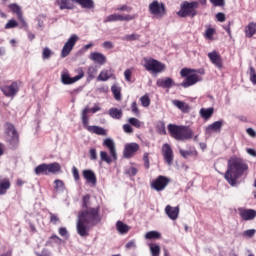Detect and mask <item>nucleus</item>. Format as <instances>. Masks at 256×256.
Segmentation results:
<instances>
[{
  "mask_svg": "<svg viewBox=\"0 0 256 256\" xmlns=\"http://www.w3.org/2000/svg\"><path fill=\"white\" fill-rule=\"evenodd\" d=\"M249 171V165L245 163L244 159L233 156L228 160L227 171L224 174V179L231 187L237 185V180L241 179L245 173Z\"/></svg>",
  "mask_w": 256,
  "mask_h": 256,
  "instance_id": "f257e3e1",
  "label": "nucleus"
},
{
  "mask_svg": "<svg viewBox=\"0 0 256 256\" xmlns=\"http://www.w3.org/2000/svg\"><path fill=\"white\" fill-rule=\"evenodd\" d=\"M101 221L99 217V210L96 208H89L78 215L76 225L77 233L80 237H87L89 235V227L97 225Z\"/></svg>",
  "mask_w": 256,
  "mask_h": 256,
  "instance_id": "f03ea898",
  "label": "nucleus"
},
{
  "mask_svg": "<svg viewBox=\"0 0 256 256\" xmlns=\"http://www.w3.org/2000/svg\"><path fill=\"white\" fill-rule=\"evenodd\" d=\"M168 131L176 141H189V139H193V130L189 126L169 124Z\"/></svg>",
  "mask_w": 256,
  "mask_h": 256,
  "instance_id": "7ed1b4c3",
  "label": "nucleus"
},
{
  "mask_svg": "<svg viewBox=\"0 0 256 256\" xmlns=\"http://www.w3.org/2000/svg\"><path fill=\"white\" fill-rule=\"evenodd\" d=\"M199 8V2L192 1L188 2L185 1L178 12L179 17H195L197 15V9Z\"/></svg>",
  "mask_w": 256,
  "mask_h": 256,
  "instance_id": "20e7f679",
  "label": "nucleus"
},
{
  "mask_svg": "<svg viewBox=\"0 0 256 256\" xmlns=\"http://www.w3.org/2000/svg\"><path fill=\"white\" fill-rule=\"evenodd\" d=\"M144 68L146 71H150L154 75H157L159 73H163V71L167 69V66L159 62V60L153 58H144Z\"/></svg>",
  "mask_w": 256,
  "mask_h": 256,
  "instance_id": "39448f33",
  "label": "nucleus"
},
{
  "mask_svg": "<svg viewBox=\"0 0 256 256\" xmlns=\"http://www.w3.org/2000/svg\"><path fill=\"white\" fill-rule=\"evenodd\" d=\"M148 11L150 15L156 17V19H163L167 15V8L163 2L157 0L152 1L148 6Z\"/></svg>",
  "mask_w": 256,
  "mask_h": 256,
  "instance_id": "423d86ee",
  "label": "nucleus"
},
{
  "mask_svg": "<svg viewBox=\"0 0 256 256\" xmlns=\"http://www.w3.org/2000/svg\"><path fill=\"white\" fill-rule=\"evenodd\" d=\"M5 139L11 147H17L19 145V134H17L15 126L11 123L5 124Z\"/></svg>",
  "mask_w": 256,
  "mask_h": 256,
  "instance_id": "0eeeda50",
  "label": "nucleus"
},
{
  "mask_svg": "<svg viewBox=\"0 0 256 256\" xmlns=\"http://www.w3.org/2000/svg\"><path fill=\"white\" fill-rule=\"evenodd\" d=\"M169 183H171V179L169 177L160 175L154 181H152L151 187L154 189V191H165Z\"/></svg>",
  "mask_w": 256,
  "mask_h": 256,
  "instance_id": "6e6552de",
  "label": "nucleus"
},
{
  "mask_svg": "<svg viewBox=\"0 0 256 256\" xmlns=\"http://www.w3.org/2000/svg\"><path fill=\"white\" fill-rule=\"evenodd\" d=\"M77 41H79V36H77L76 34H72L62 48V51H61L62 58L68 57V55L71 54V51H73V47L77 45Z\"/></svg>",
  "mask_w": 256,
  "mask_h": 256,
  "instance_id": "1a4fd4ad",
  "label": "nucleus"
},
{
  "mask_svg": "<svg viewBox=\"0 0 256 256\" xmlns=\"http://www.w3.org/2000/svg\"><path fill=\"white\" fill-rule=\"evenodd\" d=\"M133 19H137V14H133V15H123V14H111L108 15L105 19H104V23H113L115 21H133Z\"/></svg>",
  "mask_w": 256,
  "mask_h": 256,
  "instance_id": "9d476101",
  "label": "nucleus"
},
{
  "mask_svg": "<svg viewBox=\"0 0 256 256\" xmlns=\"http://www.w3.org/2000/svg\"><path fill=\"white\" fill-rule=\"evenodd\" d=\"M0 89L5 97H11L13 99L19 93V83L12 82V85L2 86Z\"/></svg>",
  "mask_w": 256,
  "mask_h": 256,
  "instance_id": "9b49d317",
  "label": "nucleus"
},
{
  "mask_svg": "<svg viewBox=\"0 0 256 256\" xmlns=\"http://www.w3.org/2000/svg\"><path fill=\"white\" fill-rule=\"evenodd\" d=\"M162 155L164 157L165 163L169 166L173 165V161L175 159V155L173 154V149L169 144H163L162 146Z\"/></svg>",
  "mask_w": 256,
  "mask_h": 256,
  "instance_id": "f8f14e48",
  "label": "nucleus"
},
{
  "mask_svg": "<svg viewBox=\"0 0 256 256\" xmlns=\"http://www.w3.org/2000/svg\"><path fill=\"white\" fill-rule=\"evenodd\" d=\"M238 213L243 221H253L256 217V211L253 209L238 208Z\"/></svg>",
  "mask_w": 256,
  "mask_h": 256,
  "instance_id": "ddd939ff",
  "label": "nucleus"
},
{
  "mask_svg": "<svg viewBox=\"0 0 256 256\" xmlns=\"http://www.w3.org/2000/svg\"><path fill=\"white\" fill-rule=\"evenodd\" d=\"M137 151H139V144L129 143V144L125 145L123 155H124L125 159H131V157H133V155H135V153H137Z\"/></svg>",
  "mask_w": 256,
  "mask_h": 256,
  "instance_id": "4468645a",
  "label": "nucleus"
},
{
  "mask_svg": "<svg viewBox=\"0 0 256 256\" xmlns=\"http://www.w3.org/2000/svg\"><path fill=\"white\" fill-rule=\"evenodd\" d=\"M103 146L108 148L112 159L117 160V148L115 147V141H113L111 138H106L103 141Z\"/></svg>",
  "mask_w": 256,
  "mask_h": 256,
  "instance_id": "2eb2a0df",
  "label": "nucleus"
},
{
  "mask_svg": "<svg viewBox=\"0 0 256 256\" xmlns=\"http://www.w3.org/2000/svg\"><path fill=\"white\" fill-rule=\"evenodd\" d=\"M208 58L210 59L211 63L215 65L218 69L223 67V61L221 60V56L217 51H212L208 53Z\"/></svg>",
  "mask_w": 256,
  "mask_h": 256,
  "instance_id": "dca6fc26",
  "label": "nucleus"
},
{
  "mask_svg": "<svg viewBox=\"0 0 256 256\" xmlns=\"http://www.w3.org/2000/svg\"><path fill=\"white\" fill-rule=\"evenodd\" d=\"M165 213L172 221H175L179 218V206L172 207L171 205H167L165 208Z\"/></svg>",
  "mask_w": 256,
  "mask_h": 256,
  "instance_id": "f3484780",
  "label": "nucleus"
},
{
  "mask_svg": "<svg viewBox=\"0 0 256 256\" xmlns=\"http://www.w3.org/2000/svg\"><path fill=\"white\" fill-rule=\"evenodd\" d=\"M89 59L94 61V63H98L99 65H105V63H107V57L101 52L91 53Z\"/></svg>",
  "mask_w": 256,
  "mask_h": 256,
  "instance_id": "a211bd4d",
  "label": "nucleus"
},
{
  "mask_svg": "<svg viewBox=\"0 0 256 256\" xmlns=\"http://www.w3.org/2000/svg\"><path fill=\"white\" fill-rule=\"evenodd\" d=\"M201 81V76L197 74H191L186 77V80L181 83L182 87H191V85H195V83H199Z\"/></svg>",
  "mask_w": 256,
  "mask_h": 256,
  "instance_id": "6ab92c4d",
  "label": "nucleus"
},
{
  "mask_svg": "<svg viewBox=\"0 0 256 256\" xmlns=\"http://www.w3.org/2000/svg\"><path fill=\"white\" fill-rule=\"evenodd\" d=\"M174 84L175 82L170 77L159 78L156 82V85L158 87H162V89H171V87H173Z\"/></svg>",
  "mask_w": 256,
  "mask_h": 256,
  "instance_id": "aec40b11",
  "label": "nucleus"
},
{
  "mask_svg": "<svg viewBox=\"0 0 256 256\" xmlns=\"http://www.w3.org/2000/svg\"><path fill=\"white\" fill-rule=\"evenodd\" d=\"M56 5H58L61 11L65 9H68V10L75 9V3L73 2V0H56Z\"/></svg>",
  "mask_w": 256,
  "mask_h": 256,
  "instance_id": "412c9836",
  "label": "nucleus"
},
{
  "mask_svg": "<svg viewBox=\"0 0 256 256\" xmlns=\"http://www.w3.org/2000/svg\"><path fill=\"white\" fill-rule=\"evenodd\" d=\"M82 175L86 179L87 183L91 185H97V176L93 170H83Z\"/></svg>",
  "mask_w": 256,
  "mask_h": 256,
  "instance_id": "4be33fe9",
  "label": "nucleus"
},
{
  "mask_svg": "<svg viewBox=\"0 0 256 256\" xmlns=\"http://www.w3.org/2000/svg\"><path fill=\"white\" fill-rule=\"evenodd\" d=\"M223 128V120L216 121L206 128V133H219Z\"/></svg>",
  "mask_w": 256,
  "mask_h": 256,
  "instance_id": "5701e85b",
  "label": "nucleus"
},
{
  "mask_svg": "<svg viewBox=\"0 0 256 256\" xmlns=\"http://www.w3.org/2000/svg\"><path fill=\"white\" fill-rule=\"evenodd\" d=\"M61 83L63 85H73V83H77V80H75V77H71L69 72L65 70L61 73Z\"/></svg>",
  "mask_w": 256,
  "mask_h": 256,
  "instance_id": "b1692460",
  "label": "nucleus"
},
{
  "mask_svg": "<svg viewBox=\"0 0 256 256\" xmlns=\"http://www.w3.org/2000/svg\"><path fill=\"white\" fill-rule=\"evenodd\" d=\"M172 105H174V107L179 109L182 113H189V104H187L186 102L175 99L172 100Z\"/></svg>",
  "mask_w": 256,
  "mask_h": 256,
  "instance_id": "393cba45",
  "label": "nucleus"
},
{
  "mask_svg": "<svg viewBox=\"0 0 256 256\" xmlns=\"http://www.w3.org/2000/svg\"><path fill=\"white\" fill-rule=\"evenodd\" d=\"M11 189V181L8 178L0 180V195H6Z\"/></svg>",
  "mask_w": 256,
  "mask_h": 256,
  "instance_id": "a878e982",
  "label": "nucleus"
},
{
  "mask_svg": "<svg viewBox=\"0 0 256 256\" xmlns=\"http://www.w3.org/2000/svg\"><path fill=\"white\" fill-rule=\"evenodd\" d=\"M116 229H117L118 233H120V235H127V233H129V231H131V227L129 225L123 223L122 221H117Z\"/></svg>",
  "mask_w": 256,
  "mask_h": 256,
  "instance_id": "bb28decb",
  "label": "nucleus"
},
{
  "mask_svg": "<svg viewBox=\"0 0 256 256\" xmlns=\"http://www.w3.org/2000/svg\"><path fill=\"white\" fill-rule=\"evenodd\" d=\"M245 37L248 39H251L253 35L256 33V22H250L246 27H245Z\"/></svg>",
  "mask_w": 256,
  "mask_h": 256,
  "instance_id": "cd10ccee",
  "label": "nucleus"
},
{
  "mask_svg": "<svg viewBox=\"0 0 256 256\" xmlns=\"http://www.w3.org/2000/svg\"><path fill=\"white\" fill-rule=\"evenodd\" d=\"M113 77V71L111 69L102 70L97 77V81H109Z\"/></svg>",
  "mask_w": 256,
  "mask_h": 256,
  "instance_id": "c85d7f7f",
  "label": "nucleus"
},
{
  "mask_svg": "<svg viewBox=\"0 0 256 256\" xmlns=\"http://www.w3.org/2000/svg\"><path fill=\"white\" fill-rule=\"evenodd\" d=\"M89 133H94L95 135H102V137H107V130L101 126L88 127Z\"/></svg>",
  "mask_w": 256,
  "mask_h": 256,
  "instance_id": "c756f323",
  "label": "nucleus"
},
{
  "mask_svg": "<svg viewBox=\"0 0 256 256\" xmlns=\"http://www.w3.org/2000/svg\"><path fill=\"white\" fill-rule=\"evenodd\" d=\"M34 173L35 175H49V169L47 164L43 163L38 165L35 169H34Z\"/></svg>",
  "mask_w": 256,
  "mask_h": 256,
  "instance_id": "7c9ffc66",
  "label": "nucleus"
},
{
  "mask_svg": "<svg viewBox=\"0 0 256 256\" xmlns=\"http://www.w3.org/2000/svg\"><path fill=\"white\" fill-rule=\"evenodd\" d=\"M108 115H110L112 119H121V117H123V110L118 108H110Z\"/></svg>",
  "mask_w": 256,
  "mask_h": 256,
  "instance_id": "2f4dec72",
  "label": "nucleus"
},
{
  "mask_svg": "<svg viewBox=\"0 0 256 256\" xmlns=\"http://www.w3.org/2000/svg\"><path fill=\"white\" fill-rule=\"evenodd\" d=\"M89 113V107H86L83 111H82V124L84 125V127L87 129V131H89V116H87V114Z\"/></svg>",
  "mask_w": 256,
  "mask_h": 256,
  "instance_id": "473e14b6",
  "label": "nucleus"
},
{
  "mask_svg": "<svg viewBox=\"0 0 256 256\" xmlns=\"http://www.w3.org/2000/svg\"><path fill=\"white\" fill-rule=\"evenodd\" d=\"M8 8L12 13L17 15V17H21L23 15V11L21 10V6H19L17 3L9 4Z\"/></svg>",
  "mask_w": 256,
  "mask_h": 256,
  "instance_id": "72a5a7b5",
  "label": "nucleus"
},
{
  "mask_svg": "<svg viewBox=\"0 0 256 256\" xmlns=\"http://www.w3.org/2000/svg\"><path fill=\"white\" fill-rule=\"evenodd\" d=\"M213 111V108H202L200 110V116L202 119H211V117H213Z\"/></svg>",
  "mask_w": 256,
  "mask_h": 256,
  "instance_id": "f704fd0d",
  "label": "nucleus"
},
{
  "mask_svg": "<svg viewBox=\"0 0 256 256\" xmlns=\"http://www.w3.org/2000/svg\"><path fill=\"white\" fill-rule=\"evenodd\" d=\"M48 166V174L49 173H59V171H61V164L57 163V162H53L50 164H47Z\"/></svg>",
  "mask_w": 256,
  "mask_h": 256,
  "instance_id": "c9c22d12",
  "label": "nucleus"
},
{
  "mask_svg": "<svg viewBox=\"0 0 256 256\" xmlns=\"http://www.w3.org/2000/svg\"><path fill=\"white\" fill-rule=\"evenodd\" d=\"M150 253L152 256H159L161 255V246L159 244H149Z\"/></svg>",
  "mask_w": 256,
  "mask_h": 256,
  "instance_id": "e433bc0d",
  "label": "nucleus"
},
{
  "mask_svg": "<svg viewBox=\"0 0 256 256\" xmlns=\"http://www.w3.org/2000/svg\"><path fill=\"white\" fill-rule=\"evenodd\" d=\"M100 159L101 161H104V163H107L108 165H111V163L115 161L111 155L109 156V154H107L106 151L100 152Z\"/></svg>",
  "mask_w": 256,
  "mask_h": 256,
  "instance_id": "4c0bfd02",
  "label": "nucleus"
},
{
  "mask_svg": "<svg viewBox=\"0 0 256 256\" xmlns=\"http://www.w3.org/2000/svg\"><path fill=\"white\" fill-rule=\"evenodd\" d=\"M111 91L114 95V99H116V101H121L122 97H121V87L117 86V85H113L111 87Z\"/></svg>",
  "mask_w": 256,
  "mask_h": 256,
  "instance_id": "58836bf2",
  "label": "nucleus"
},
{
  "mask_svg": "<svg viewBox=\"0 0 256 256\" xmlns=\"http://www.w3.org/2000/svg\"><path fill=\"white\" fill-rule=\"evenodd\" d=\"M78 5H81L84 9H93L95 7L93 0H80Z\"/></svg>",
  "mask_w": 256,
  "mask_h": 256,
  "instance_id": "ea45409f",
  "label": "nucleus"
},
{
  "mask_svg": "<svg viewBox=\"0 0 256 256\" xmlns=\"http://www.w3.org/2000/svg\"><path fill=\"white\" fill-rule=\"evenodd\" d=\"M54 184V189L57 193H63V191H65V183H63V180H55Z\"/></svg>",
  "mask_w": 256,
  "mask_h": 256,
  "instance_id": "a19ab883",
  "label": "nucleus"
},
{
  "mask_svg": "<svg viewBox=\"0 0 256 256\" xmlns=\"http://www.w3.org/2000/svg\"><path fill=\"white\" fill-rule=\"evenodd\" d=\"M145 239H161V234L158 231H149L145 234Z\"/></svg>",
  "mask_w": 256,
  "mask_h": 256,
  "instance_id": "79ce46f5",
  "label": "nucleus"
},
{
  "mask_svg": "<svg viewBox=\"0 0 256 256\" xmlns=\"http://www.w3.org/2000/svg\"><path fill=\"white\" fill-rule=\"evenodd\" d=\"M138 169L136 167L130 166L125 169V174L129 175V177H135L138 173Z\"/></svg>",
  "mask_w": 256,
  "mask_h": 256,
  "instance_id": "37998d69",
  "label": "nucleus"
},
{
  "mask_svg": "<svg viewBox=\"0 0 256 256\" xmlns=\"http://www.w3.org/2000/svg\"><path fill=\"white\" fill-rule=\"evenodd\" d=\"M122 41H139L138 34H128L122 37Z\"/></svg>",
  "mask_w": 256,
  "mask_h": 256,
  "instance_id": "c03bdc74",
  "label": "nucleus"
},
{
  "mask_svg": "<svg viewBox=\"0 0 256 256\" xmlns=\"http://www.w3.org/2000/svg\"><path fill=\"white\" fill-rule=\"evenodd\" d=\"M87 75L89 79H95V76L97 75V68L95 66H90L88 68Z\"/></svg>",
  "mask_w": 256,
  "mask_h": 256,
  "instance_id": "a18cd8bd",
  "label": "nucleus"
},
{
  "mask_svg": "<svg viewBox=\"0 0 256 256\" xmlns=\"http://www.w3.org/2000/svg\"><path fill=\"white\" fill-rule=\"evenodd\" d=\"M18 26H19V23L16 22L15 19H11V20H9V21L5 24L4 29H15V27H18Z\"/></svg>",
  "mask_w": 256,
  "mask_h": 256,
  "instance_id": "49530a36",
  "label": "nucleus"
},
{
  "mask_svg": "<svg viewBox=\"0 0 256 256\" xmlns=\"http://www.w3.org/2000/svg\"><path fill=\"white\" fill-rule=\"evenodd\" d=\"M191 73H197V70H195V69L183 68V69L180 71L181 77H189V75H191Z\"/></svg>",
  "mask_w": 256,
  "mask_h": 256,
  "instance_id": "de8ad7c7",
  "label": "nucleus"
},
{
  "mask_svg": "<svg viewBox=\"0 0 256 256\" xmlns=\"http://www.w3.org/2000/svg\"><path fill=\"white\" fill-rule=\"evenodd\" d=\"M250 81L253 85H256V71L252 66L249 69Z\"/></svg>",
  "mask_w": 256,
  "mask_h": 256,
  "instance_id": "09e8293b",
  "label": "nucleus"
},
{
  "mask_svg": "<svg viewBox=\"0 0 256 256\" xmlns=\"http://www.w3.org/2000/svg\"><path fill=\"white\" fill-rule=\"evenodd\" d=\"M179 153L181 157H183L184 159H187V157H191L194 154L193 150H183V149H180Z\"/></svg>",
  "mask_w": 256,
  "mask_h": 256,
  "instance_id": "8fccbe9b",
  "label": "nucleus"
},
{
  "mask_svg": "<svg viewBox=\"0 0 256 256\" xmlns=\"http://www.w3.org/2000/svg\"><path fill=\"white\" fill-rule=\"evenodd\" d=\"M142 107H149L151 105V100L149 99V96L144 95L140 98Z\"/></svg>",
  "mask_w": 256,
  "mask_h": 256,
  "instance_id": "3c124183",
  "label": "nucleus"
},
{
  "mask_svg": "<svg viewBox=\"0 0 256 256\" xmlns=\"http://www.w3.org/2000/svg\"><path fill=\"white\" fill-rule=\"evenodd\" d=\"M51 55H53V52L49 48H44L42 52V59H51Z\"/></svg>",
  "mask_w": 256,
  "mask_h": 256,
  "instance_id": "603ef678",
  "label": "nucleus"
},
{
  "mask_svg": "<svg viewBox=\"0 0 256 256\" xmlns=\"http://www.w3.org/2000/svg\"><path fill=\"white\" fill-rule=\"evenodd\" d=\"M76 73L78 75L74 76V81H79V80L83 79V77H85V72L83 71V68H78L76 70Z\"/></svg>",
  "mask_w": 256,
  "mask_h": 256,
  "instance_id": "864d4df0",
  "label": "nucleus"
},
{
  "mask_svg": "<svg viewBox=\"0 0 256 256\" xmlns=\"http://www.w3.org/2000/svg\"><path fill=\"white\" fill-rule=\"evenodd\" d=\"M128 123H130V125H133V127H136L137 129L141 127V121H139V119L137 118H129Z\"/></svg>",
  "mask_w": 256,
  "mask_h": 256,
  "instance_id": "5fc2aeb1",
  "label": "nucleus"
},
{
  "mask_svg": "<svg viewBox=\"0 0 256 256\" xmlns=\"http://www.w3.org/2000/svg\"><path fill=\"white\" fill-rule=\"evenodd\" d=\"M256 230L255 229H249L242 233L243 237H248V239H251L252 237H255Z\"/></svg>",
  "mask_w": 256,
  "mask_h": 256,
  "instance_id": "6e6d98bb",
  "label": "nucleus"
},
{
  "mask_svg": "<svg viewBox=\"0 0 256 256\" xmlns=\"http://www.w3.org/2000/svg\"><path fill=\"white\" fill-rule=\"evenodd\" d=\"M49 215H50V223H52L53 225H57V223H59L60 221L59 216L52 212H49Z\"/></svg>",
  "mask_w": 256,
  "mask_h": 256,
  "instance_id": "4d7b16f0",
  "label": "nucleus"
},
{
  "mask_svg": "<svg viewBox=\"0 0 256 256\" xmlns=\"http://www.w3.org/2000/svg\"><path fill=\"white\" fill-rule=\"evenodd\" d=\"M213 35H215V29H213V28H208V29L205 31V37H206V39H213Z\"/></svg>",
  "mask_w": 256,
  "mask_h": 256,
  "instance_id": "13d9d810",
  "label": "nucleus"
},
{
  "mask_svg": "<svg viewBox=\"0 0 256 256\" xmlns=\"http://www.w3.org/2000/svg\"><path fill=\"white\" fill-rule=\"evenodd\" d=\"M210 3H212V5L214 7H223L225 5V0H209Z\"/></svg>",
  "mask_w": 256,
  "mask_h": 256,
  "instance_id": "bf43d9fd",
  "label": "nucleus"
},
{
  "mask_svg": "<svg viewBox=\"0 0 256 256\" xmlns=\"http://www.w3.org/2000/svg\"><path fill=\"white\" fill-rule=\"evenodd\" d=\"M125 247L126 249H137V241L130 240L128 243H126Z\"/></svg>",
  "mask_w": 256,
  "mask_h": 256,
  "instance_id": "052dcab7",
  "label": "nucleus"
},
{
  "mask_svg": "<svg viewBox=\"0 0 256 256\" xmlns=\"http://www.w3.org/2000/svg\"><path fill=\"white\" fill-rule=\"evenodd\" d=\"M19 19V21H20V23H21V27H20V29H25V31H28V29H29V26H28V24H27V21H25V18H23V15L21 16V17H19L18 18Z\"/></svg>",
  "mask_w": 256,
  "mask_h": 256,
  "instance_id": "680f3d73",
  "label": "nucleus"
},
{
  "mask_svg": "<svg viewBox=\"0 0 256 256\" xmlns=\"http://www.w3.org/2000/svg\"><path fill=\"white\" fill-rule=\"evenodd\" d=\"M91 161H97V150L95 148L89 151Z\"/></svg>",
  "mask_w": 256,
  "mask_h": 256,
  "instance_id": "e2e57ef3",
  "label": "nucleus"
},
{
  "mask_svg": "<svg viewBox=\"0 0 256 256\" xmlns=\"http://www.w3.org/2000/svg\"><path fill=\"white\" fill-rule=\"evenodd\" d=\"M131 111L134 115L139 116V108L137 107V102L131 104Z\"/></svg>",
  "mask_w": 256,
  "mask_h": 256,
  "instance_id": "0e129e2a",
  "label": "nucleus"
},
{
  "mask_svg": "<svg viewBox=\"0 0 256 256\" xmlns=\"http://www.w3.org/2000/svg\"><path fill=\"white\" fill-rule=\"evenodd\" d=\"M246 133L247 135H249V137H251L252 139L256 138V131L253 128H247L246 129Z\"/></svg>",
  "mask_w": 256,
  "mask_h": 256,
  "instance_id": "69168bd1",
  "label": "nucleus"
},
{
  "mask_svg": "<svg viewBox=\"0 0 256 256\" xmlns=\"http://www.w3.org/2000/svg\"><path fill=\"white\" fill-rule=\"evenodd\" d=\"M72 175H73L75 181H79V179H80L79 170L75 166L72 168Z\"/></svg>",
  "mask_w": 256,
  "mask_h": 256,
  "instance_id": "338daca9",
  "label": "nucleus"
},
{
  "mask_svg": "<svg viewBox=\"0 0 256 256\" xmlns=\"http://www.w3.org/2000/svg\"><path fill=\"white\" fill-rule=\"evenodd\" d=\"M132 71H131V69H126L125 71H124V77H125V80L126 81H128V82H130L131 81V75H132Z\"/></svg>",
  "mask_w": 256,
  "mask_h": 256,
  "instance_id": "774afa93",
  "label": "nucleus"
}]
</instances>
